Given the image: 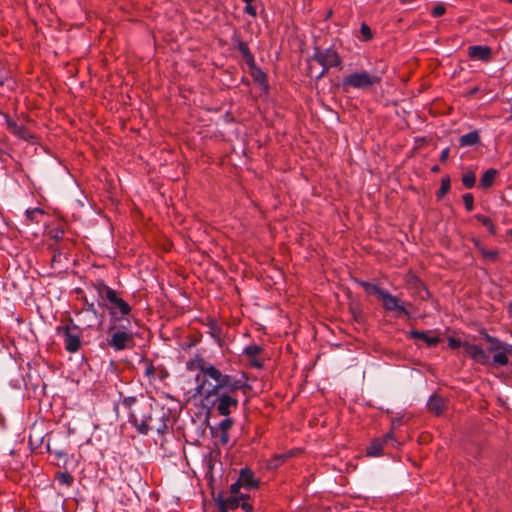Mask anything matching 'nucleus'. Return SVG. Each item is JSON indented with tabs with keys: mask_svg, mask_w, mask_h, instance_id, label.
<instances>
[{
	"mask_svg": "<svg viewBox=\"0 0 512 512\" xmlns=\"http://www.w3.org/2000/svg\"><path fill=\"white\" fill-rule=\"evenodd\" d=\"M357 283L361 287H363L364 291L367 294H375L378 297H380L382 295V293L384 292V290L382 288H380L379 286H377L375 284H372V283H369V282H366V281H358Z\"/></svg>",
	"mask_w": 512,
	"mask_h": 512,
	"instance_id": "obj_25",
	"label": "nucleus"
},
{
	"mask_svg": "<svg viewBox=\"0 0 512 512\" xmlns=\"http://www.w3.org/2000/svg\"><path fill=\"white\" fill-rule=\"evenodd\" d=\"M240 507L245 512H253V506L248 502V499L241 500Z\"/></svg>",
	"mask_w": 512,
	"mask_h": 512,
	"instance_id": "obj_39",
	"label": "nucleus"
},
{
	"mask_svg": "<svg viewBox=\"0 0 512 512\" xmlns=\"http://www.w3.org/2000/svg\"><path fill=\"white\" fill-rule=\"evenodd\" d=\"M463 202L467 211L471 212L474 209V197L471 193L463 195Z\"/></svg>",
	"mask_w": 512,
	"mask_h": 512,
	"instance_id": "obj_32",
	"label": "nucleus"
},
{
	"mask_svg": "<svg viewBox=\"0 0 512 512\" xmlns=\"http://www.w3.org/2000/svg\"><path fill=\"white\" fill-rule=\"evenodd\" d=\"M497 170L496 169H488L481 177L480 179V185L483 187V188H489L493 185V182L495 180V177L497 175Z\"/></svg>",
	"mask_w": 512,
	"mask_h": 512,
	"instance_id": "obj_23",
	"label": "nucleus"
},
{
	"mask_svg": "<svg viewBox=\"0 0 512 512\" xmlns=\"http://www.w3.org/2000/svg\"><path fill=\"white\" fill-rule=\"evenodd\" d=\"M438 170H439L438 166H434V167L432 168V171H433V172H437Z\"/></svg>",
	"mask_w": 512,
	"mask_h": 512,
	"instance_id": "obj_45",
	"label": "nucleus"
},
{
	"mask_svg": "<svg viewBox=\"0 0 512 512\" xmlns=\"http://www.w3.org/2000/svg\"><path fill=\"white\" fill-rule=\"evenodd\" d=\"M468 56L471 59L488 62L492 58V50L486 45H475L468 48Z\"/></svg>",
	"mask_w": 512,
	"mask_h": 512,
	"instance_id": "obj_14",
	"label": "nucleus"
},
{
	"mask_svg": "<svg viewBox=\"0 0 512 512\" xmlns=\"http://www.w3.org/2000/svg\"><path fill=\"white\" fill-rule=\"evenodd\" d=\"M94 287L99 295V297H101L102 299H105L108 297L109 293L110 292H113L114 290L112 288H110L109 286H107L104 281H97L95 284H94Z\"/></svg>",
	"mask_w": 512,
	"mask_h": 512,
	"instance_id": "obj_28",
	"label": "nucleus"
},
{
	"mask_svg": "<svg viewBox=\"0 0 512 512\" xmlns=\"http://www.w3.org/2000/svg\"><path fill=\"white\" fill-rule=\"evenodd\" d=\"M475 219L485 226L491 234H496V227L489 217L482 214H476Z\"/></svg>",
	"mask_w": 512,
	"mask_h": 512,
	"instance_id": "obj_27",
	"label": "nucleus"
},
{
	"mask_svg": "<svg viewBox=\"0 0 512 512\" xmlns=\"http://www.w3.org/2000/svg\"><path fill=\"white\" fill-rule=\"evenodd\" d=\"M107 344L115 351L132 349L135 345L130 317L115 316L111 311V320L107 331Z\"/></svg>",
	"mask_w": 512,
	"mask_h": 512,
	"instance_id": "obj_3",
	"label": "nucleus"
},
{
	"mask_svg": "<svg viewBox=\"0 0 512 512\" xmlns=\"http://www.w3.org/2000/svg\"><path fill=\"white\" fill-rule=\"evenodd\" d=\"M261 351L262 348L256 344L249 345L244 349V354L249 358L252 367L261 368L263 366L262 362L257 358Z\"/></svg>",
	"mask_w": 512,
	"mask_h": 512,
	"instance_id": "obj_17",
	"label": "nucleus"
},
{
	"mask_svg": "<svg viewBox=\"0 0 512 512\" xmlns=\"http://www.w3.org/2000/svg\"><path fill=\"white\" fill-rule=\"evenodd\" d=\"M55 455H56L58 458H61V457L64 455V453H63V452H61V451H57V452H55Z\"/></svg>",
	"mask_w": 512,
	"mask_h": 512,
	"instance_id": "obj_43",
	"label": "nucleus"
},
{
	"mask_svg": "<svg viewBox=\"0 0 512 512\" xmlns=\"http://www.w3.org/2000/svg\"><path fill=\"white\" fill-rule=\"evenodd\" d=\"M237 48L239 52L242 54L243 58L245 59L246 63L249 66H253L255 64L254 56L251 53L247 43L243 41H238Z\"/></svg>",
	"mask_w": 512,
	"mask_h": 512,
	"instance_id": "obj_22",
	"label": "nucleus"
},
{
	"mask_svg": "<svg viewBox=\"0 0 512 512\" xmlns=\"http://www.w3.org/2000/svg\"><path fill=\"white\" fill-rule=\"evenodd\" d=\"M449 152H450L449 148H445V149L442 150V152L440 154V161L441 162H445L447 160V158L449 157Z\"/></svg>",
	"mask_w": 512,
	"mask_h": 512,
	"instance_id": "obj_41",
	"label": "nucleus"
},
{
	"mask_svg": "<svg viewBox=\"0 0 512 512\" xmlns=\"http://www.w3.org/2000/svg\"><path fill=\"white\" fill-rule=\"evenodd\" d=\"M451 182L449 176H444L441 179V186L436 193V197L438 200L442 199L450 190Z\"/></svg>",
	"mask_w": 512,
	"mask_h": 512,
	"instance_id": "obj_26",
	"label": "nucleus"
},
{
	"mask_svg": "<svg viewBox=\"0 0 512 512\" xmlns=\"http://www.w3.org/2000/svg\"><path fill=\"white\" fill-rule=\"evenodd\" d=\"M483 335H484V339L488 343H490V347L488 349L490 352H496L497 353V352H499V351H501V350H503V349H505L506 347L509 346L508 344H506V343L500 341L499 339H497V338L487 334L486 332L483 333Z\"/></svg>",
	"mask_w": 512,
	"mask_h": 512,
	"instance_id": "obj_20",
	"label": "nucleus"
},
{
	"mask_svg": "<svg viewBox=\"0 0 512 512\" xmlns=\"http://www.w3.org/2000/svg\"><path fill=\"white\" fill-rule=\"evenodd\" d=\"M379 299L383 302V307L387 311H397L403 315L409 316L408 310L400 303V300L390 294L388 291L382 293Z\"/></svg>",
	"mask_w": 512,
	"mask_h": 512,
	"instance_id": "obj_11",
	"label": "nucleus"
},
{
	"mask_svg": "<svg viewBox=\"0 0 512 512\" xmlns=\"http://www.w3.org/2000/svg\"><path fill=\"white\" fill-rule=\"evenodd\" d=\"M250 496L247 494L230 495L227 498H218L217 504L220 512H227L228 510H234L240 506L241 500L249 499Z\"/></svg>",
	"mask_w": 512,
	"mask_h": 512,
	"instance_id": "obj_12",
	"label": "nucleus"
},
{
	"mask_svg": "<svg viewBox=\"0 0 512 512\" xmlns=\"http://www.w3.org/2000/svg\"><path fill=\"white\" fill-rule=\"evenodd\" d=\"M476 182L475 174L472 172L466 173L462 177V183L466 188H473Z\"/></svg>",
	"mask_w": 512,
	"mask_h": 512,
	"instance_id": "obj_30",
	"label": "nucleus"
},
{
	"mask_svg": "<svg viewBox=\"0 0 512 512\" xmlns=\"http://www.w3.org/2000/svg\"><path fill=\"white\" fill-rule=\"evenodd\" d=\"M481 252H482L483 257L493 259V260H495L498 255V252L496 250L487 251L485 249H481Z\"/></svg>",
	"mask_w": 512,
	"mask_h": 512,
	"instance_id": "obj_38",
	"label": "nucleus"
},
{
	"mask_svg": "<svg viewBox=\"0 0 512 512\" xmlns=\"http://www.w3.org/2000/svg\"><path fill=\"white\" fill-rule=\"evenodd\" d=\"M361 39L363 41H369L372 39L373 34L370 27L366 23H362L360 27Z\"/></svg>",
	"mask_w": 512,
	"mask_h": 512,
	"instance_id": "obj_31",
	"label": "nucleus"
},
{
	"mask_svg": "<svg viewBox=\"0 0 512 512\" xmlns=\"http://www.w3.org/2000/svg\"><path fill=\"white\" fill-rule=\"evenodd\" d=\"M37 214L43 215V214H44V212H43V210H42V209H40V208L28 209V210L26 211V216H27V218H28L31 222H33V221H36V222H37V221H38V220L36 219Z\"/></svg>",
	"mask_w": 512,
	"mask_h": 512,
	"instance_id": "obj_33",
	"label": "nucleus"
},
{
	"mask_svg": "<svg viewBox=\"0 0 512 512\" xmlns=\"http://www.w3.org/2000/svg\"><path fill=\"white\" fill-rule=\"evenodd\" d=\"M446 13V7L444 4H437L432 10L431 15L433 17H440Z\"/></svg>",
	"mask_w": 512,
	"mask_h": 512,
	"instance_id": "obj_34",
	"label": "nucleus"
},
{
	"mask_svg": "<svg viewBox=\"0 0 512 512\" xmlns=\"http://www.w3.org/2000/svg\"><path fill=\"white\" fill-rule=\"evenodd\" d=\"M56 479L61 485H65L67 487L71 486L74 478L68 471H59L56 473Z\"/></svg>",
	"mask_w": 512,
	"mask_h": 512,
	"instance_id": "obj_29",
	"label": "nucleus"
},
{
	"mask_svg": "<svg viewBox=\"0 0 512 512\" xmlns=\"http://www.w3.org/2000/svg\"><path fill=\"white\" fill-rule=\"evenodd\" d=\"M243 488V486L241 484H239V479L230 485V493L231 495H237L239 496L240 495V489Z\"/></svg>",
	"mask_w": 512,
	"mask_h": 512,
	"instance_id": "obj_37",
	"label": "nucleus"
},
{
	"mask_svg": "<svg viewBox=\"0 0 512 512\" xmlns=\"http://www.w3.org/2000/svg\"><path fill=\"white\" fill-rule=\"evenodd\" d=\"M463 348L465 352L477 363L485 365L488 363V356L486 352L478 345L464 342Z\"/></svg>",
	"mask_w": 512,
	"mask_h": 512,
	"instance_id": "obj_13",
	"label": "nucleus"
},
{
	"mask_svg": "<svg viewBox=\"0 0 512 512\" xmlns=\"http://www.w3.org/2000/svg\"><path fill=\"white\" fill-rule=\"evenodd\" d=\"M82 329L75 325L72 320L64 326L57 327V333L62 336L64 347L69 353H76L82 346Z\"/></svg>",
	"mask_w": 512,
	"mask_h": 512,
	"instance_id": "obj_7",
	"label": "nucleus"
},
{
	"mask_svg": "<svg viewBox=\"0 0 512 512\" xmlns=\"http://www.w3.org/2000/svg\"><path fill=\"white\" fill-rule=\"evenodd\" d=\"M146 374L149 376V375H152L154 374V367L152 365H150L147 369H146Z\"/></svg>",
	"mask_w": 512,
	"mask_h": 512,
	"instance_id": "obj_42",
	"label": "nucleus"
},
{
	"mask_svg": "<svg viewBox=\"0 0 512 512\" xmlns=\"http://www.w3.org/2000/svg\"><path fill=\"white\" fill-rule=\"evenodd\" d=\"M510 3H512V0H509Z\"/></svg>",
	"mask_w": 512,
	"mask_h": 512,
	"instance_id": "obj_47",
	"label": "nucleus"
},
{
	"mask_svg": "<svg viewBox=\"0 0 512 512\" xmlns=\"http://www.w3.org/2000/svg\"><path fill=\"white\" fill-rule=\"evenodd\" d=\"M413 1H414V0H400V2H401L402 4L411 3V2H413Z\"/></svg>",
	"mask_w": 512,
	"mask_h": 512,
	"instance_id": "obj_44",
	"label": "nucleus"
},
{
	"mask_svg": "<svg viewBox=\"0 0 512 512\" xmlns=\"http://www.w3.org/2000/svg\"><path fill=\"white\" fill-rule=\"evenodd\" d=\"M313 61L322 66V70L317 75H315L316 79L323 77L329 71V69L339 67L342 63L339 54L331 48H316L313 56L308 60L309 69H312L311 64ZM309 76H314L312 70L309 71Z\"/></svg>",
	"mask_w": 512,
	"mask_h": 512,
	"instance_id": "obj_6",
	"label": "nucleus"
},
{
	"mask_svg": "<svg viewBox=\"0 0 512 512\" xmlns=\"http://www.w3.org/2000/svg\"><path fill=\"white\" fill-rule=\"evenodd\" d=\"M389 445L394 448L399 446V442L395 439L392 432H388L381 438L374 439L367 448V455L371 457H378L382 455L384 446Z\"/></svg>",
	"mask_w": 512,
	"mask_h": 512,
	"instance_id": "obj_9",
	"label": "nucleus"
},
{
	"mask_svg": "<svg viewBox=\"0 0 512 512\" xmlns=\"http://www.w3.org/2000/svg\"><path fill=\"white\" fill-rule=\"evenodd\" d=\"M410 337L414 339L423 340L429 347H434L440 343L441 339L438 336H431L428 332L413 330L410 332Z\"/></svg>",
	"mask_w": 512,
	"mask_h": 512,
	"instance_id": "obj_18",
	"label": "nucleus"
},
{
	"mask_svg": "<svg viewBox=\"0 0 512 512\" xmlns=\"http://www.w3.org/2000/svg\"><path fill=\"white\" fill-rule=\"evenodd\" d=\"M509 356H512V346L511 345H509L505 349L497 352L493 356V361L495 364H497L499 366H505L509 362Z\"/></svg>",
	"mask_w": 512,
	"mask_h": 512,
	"instance_id": "obj_19",
	"label": "nucleus"
},
{
	"mask_svg": "<svg viewBox=\"0 0 512 512\" xmlns=\"http://www.w3.org/2000/svg\"><path fill=\"white\" fill-rule=\"evenodd\" d=\"M5 123L7 130L19 139L25 141H32L34 139L33 134L27 127L19 124L16 120L12 119L8 115H5Z\"/></svg>",
	"mask_w": 512,
	"mask_h": 512,
	"instance_id": "obj_10",
	"label": "nucleus"
},
{
	"mask_svg": "<svg viewBox=\"0 0 512 512\" xmlns=\"http://www.w3.org/2000/svg\"><path fill=\"white\" fill-rule=\"evenodd\" d=\"M383 74L384 71L380 73H369L365 70L354 72L343 78L342 85L344 89H370L381 83Z\"/></svg>",
	"mask_w": 512,
	"mask_h": 512,
	"instance_id": "obj_5",
	"label": "nucleus"
},
{
	"mask_svg": "<svg viewBox=\"0 0 512 512\" xmlns=\"http://www.w3.org/2000/svg\"><path fill=\"white\" fill-rule=\"evenodd\" d=\"M245 12L255 17L257 15L256 8L252 5V3H246Z\"/></svg>",
	"mask_w": 512,
	"mask_h": 512,
	"instance_id": "obj_40",
	"label": "nucleus"
},
{
	"mask_svg": "<svg viewBox=\"0 0 512 512\" xmlns=\"http://www.w3.org/2000/svg\"><path fill=\"white\" fill-rule=\"evenodd\" d=\"M509 235L512 236V229L509 231Z\"/></svg>",
	"mask_w": 512,
	"mask_h": 512,
	"instance_id": "obj_46",
	"label": "nucleus"
},
{
	"mask_svg": "<svg viewBox=\"0 0 512 512\" xmlns=\"http://www.w3.org/2000/svg\"><path fill=\"white\" fill-rule=\"evenodd\" d=\"M479 141H480L479 133L477 131H472V132H469L460 137L459 145L461 147L473 146V145H476L477 143H479Z\"/></svg>",
	"mask_w": 512,
	"mask_h": 512,
	"instance_id": "obj_21",
	"label": "nucleus"
},
{
	"mask_svg": "<svg viewBox=\"0 0 512 512\" xmlns=\"http://www.w3.org/2000/svg\"><path fill=\"white\" fill-rule=\"evenodd\" d=\"M447 341H448V346L451 349H457V348L463 347V344H464V342H462L460 339H457L454 337H448Z\"/></svg>",
	"mask_w": 512,
	"mask_h": 512,
	"instance_id": "obj_35",
	"label": "nucleus"
},
{
	"mask_svg": "<svg viewBox=\"0 0 512 512\" xmlns=\"http://www.w3.org/2000/svg\"><path fill=\"white\" fill-rule=\"evenodd\" d=\"M428 410L439 416L446 410V401L438 395H432L427 403Z\"/></svg>",
	"mask_w": 512,
	"mask_h": 512,
	"instance_id": "obj_16",
	"label": "nucleus"
},
{
	"mask_svg": "<svg viewBox=\"0 0 512 512\" xmlns=\"http://www.w3.org/2000/svg\"><path fill=\"white\" fill-rule=\"evenodd\" d=\"M186 368L189 371L199 370L202 374V379H200V375L196 376V380L200 381L198 386V391H205L209 385H212L210 380H213L214 389L221 388H237L240 385V382L234 381L231 378L230 374L222 373L216 366L211 363H208L201 355L197 354L193 358H191L186 363Z\"/></svg>",
	"mask_w": 512,
	"mask_h": 512,
	"instance_id": "obj_1",
	"label": "nucleus"
},
{
	"mask_svg": "<svg viewBox=\"0 0 512 512\" xmlns=\"http://www.w3.org/2000/svg\"><path fill=\"white\" fill-rule=\"evenodd\" d=\"M122 405L129 410V421L136 427L138 432L147 434L150 430V405L145 401H139L135 397L124 398Z\"/></svg>",
	"mask_w": 512,
	"mask_h": 512,
	"instance_id": "obj_4",
	"label": "nucleus"
},
{
	"mask_svg": "<svg viewBox=\"0 0 512 512\" xmlns=\"http://www.w3.org/2000/svg\"><path fill=\"white\" fill-rule=\"evenodd\" d=\"M294 455L292 451L275 455L272 459L269 460L268 466L269 468H278L281 464H283L287 459L291 458Z\"/></svg>",
	"mask_w": 512,
	"mask_h": 512,
	"instance_id": "obj_24",
	"label": "nucleus"
},
{
	"mask_svg": "<svg viewBox=\"0 0 512 512\" xmlns=\"http://www.w3.org/2000/svg\"><path fill=\"white\" fill-rule=\"evenodd\" d=\"M239 484L244 489H257L259 487V480L255 478L254 473L249 468H242L239 473Z\"/></svg>",
	"mask_w": 512,
	"mask_h": 512,
	"instance_id": "obj_15",
	"label": "nucleus"
},
{
	"mask_svg": "<svg viewBox=\"0 0 512 512\" xmlns=\"http://www.w3.org/2000/svg\"><path fill=\"white\" fill-rule=\"evenodd\" d=\"M106 300L110 305H106L109 318L111 319V311L114 312L115 316L119 317H130L131 306L121 297L118 296L117 292L114 290L110 292Z\"/></svg>",
	"mask_w": 512,
	"mask_h": 512,
	"instance_id": "obj_8",
	"label": "nucleus"
},
{
	"mask_svg": "<svg viewBox=\"0 0 512 512\" xmlns=\"http://www.w3.org/2000/svg\"><path fill=\"white\" fill-rule=\"evenodd\" d=\"M231 378L234 381L240 382V386L237 388H221L214 389V384L209 385V387L204 391L206 398L215 396L214 406L217 412L221 416L227 417L232 413L233 410H236L239 404V400L236 396L238 391H242L244 393L250 389V385L248 383V376L246 373H241L240 376L231 375Z\"/></svg>",
	"mask_w": 512,
	"mask_h": 512,
	"instance_id": "obj_2",
	"label": "nucleus"
},
{
	"mask_svg": "<svg viewBox=\"0 0 512 512\" xmlns=\"http://www.w3.org/2000/svg\"><path fill=\"white\" fill-rule=\"evenodd\" d=\"M233 425V421L230 418H225L219 423V428L223 433H226Z\"/></svg>",
	"mask_w": 512,
	"mask_h": 512,
	"instance_id": "obj_36",
	"label": "nucleus"
}]
</instances>
